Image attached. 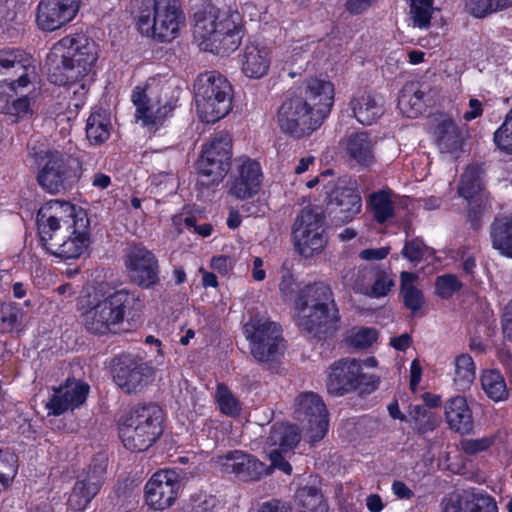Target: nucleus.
Masks as SVG:
<instances>
[{
    "label": "nucleus",
    "mask_w": 512,
    "mask_h": 512,
    "mask_svg": "<svg viewBox=\"0 0 512 512\" xmlns=\"http://www.w3.org/2000/svg\"><path fill=\"white\" fill-rule=\"evenodd\" d=\"M378 338V331L371 327H361L352 330L350 345L356 349L370 347Z\"/></svg>",
    "instance_id": "54"
},
{
    "label": "nucleus",
    "mask_w": 512,
    "mask_h": 512,
    "mask_svg": "<svg viewBox=\"0 0 512 512\" xmlns=\"http://www.w3.org/2000/svg\"><path fill=\"white\" fill-rule=\"evenodd\" d=\"M295 418L303 424L312 443L318 442L328 432V411L322 398L314 392H304L294 402Z\"/></svg>",
    "instance_id": "17"
},
{
    "label": "nucleus",
    "mask_w": 512,
    "mask_h": 512,
    "mask_svg": "<svg viewBox=\"0 0 512 512\" xmlns=\"http://www.w3.org/2000/svg\"><path fill=\"white\" fill-rule=\"evenodd\" d=\"M463 284L454 274H444L436 278V294L444 299L450 298L455 292L462 289Z\"/></svg>",
    "instance_id": "53"
},
{
    "label": "nucleus",
    "mask_w": 512,
    "mask_h": 512,
    "mask_svg": "<svg viewBox=\"0 0 512 512\" xmlns=\"http://www.w3.org/2000/svg\"><path fill=\"white\" fill-rule=\"evenodd\" d=\"M234 266L233 258L225 255L213 257L211 260V268L222 275H226Z\"/></svg>",
    "instance_id": "60"
},
{
    "label": "nucleus",
    "mask_w": 512,
    "mask_h": 512,
    "mask_svg": "<svg viewBox=\"0 0 512 512\" xmlns=\"http://www.w3.org/2000/svg\"><path fill=\"white\" fill-rule=\"evenodd\" d=\"M282 453H286L285 451L273 449L269 452V459L271 461V465L269 468V471L271 469L277 468L281 471H283L286 474H291L292 472V466L286 459L283 457Z\"/></svg>",
    "instance_id": "57"
},
{
    "label": "nucleus",
    "mask_w": 512,
    "mask_h": 512,
    "mask_svg": "<svg viewBox=\"0 0 512 512\" xmlns=\"http://www.w3.org/2000/svg\"><path fill=\"white\" fill-rule=\"evenodd\" d=\"M395 285L392 274L386 270L376 267L375 275L371 283V290L368 291L366 296L370 297H383L386 296Z\"/></svg>",
    "instance_id": "50"
},
{
    "label": "nucleus",
    "mask_w": 512,
    "mask_h": 512,
    "mask_svg": "<svg viewBox=\"0 0 512 512\" xmlns=\"http://www.w3.org/2000/svg\"><path fill=\"white\" fill-rule=\"evenodd\" d=\"M215 399L219 410L226 416L236 417L241 412V403L225 384H218Z\"/></svg>",
    "instance_id": "46"
},
{
    "label": "nucleus",
    "mask_w": 512,
    "mask_h": 512,
    "mask_svg": "<svg viewBox=\"0 0 512 512\" xmlns=\"http://www.w3.org/2000/svg\"><path fill=\"white\" fill-rule=\"evenodd\" d=\"M445 419L449 427L460 434H468L473 429L472 412L463 396L452 397L446 402Z\"/></svg>",
    "instance_id": "34"
},
{
    "label": "nucleus",
    "mask_w": 512,
    "mask_h": 512,
    "mask_svg": "<svg viewBox=\"0 0 512 512\" xmlns=\"http://www.w3.org/2000/svg\"><path fill=\"white\" fill-rule=\"evenodd\" d=\"M353 115L362 125L375 123L384 113L380 98L371 92H360L350 102Z\"/></svg>",
    "instance_id": "33"
},
{
    "label": "nucleus",
    "mask_w": 512,
    "mask_h": 512,
    "mask_svg": "<svg viewBox=\"0 0 512 512\" xmlns=\"http://www.w3.org/2000/svg\"><path fill=\"white\" fill-rule=\"evenodd\" d=\"M484 176L482 166L470 165L461 175L458 184V194L469 201L470 205L479 203V206H483V210L489 205Z\"/></svg>",
    "instance_id": "30"
},
{
    "label": "nucleus",
    "mask_w": 512,
    "mask_h": 512,
    "mask_svg": "<svg viewBox=\"0 0 512 512\" xmlns=\"http://www.w3.org/2000/svg\"><path fill=\"white\" fill-rule=\"evenodd\" d=\"M418 275L403 271L400 275V296L404 306L413 315L417 314L425 305V297L421 289L416 285Z\"/></svg>",
    "instance_id": "36"
},
{
    "label": "nucleus",
    "mask_w": 512,
    "mask_h": 512,
    "mask_svg": "<svg viewBox=\"0 0 512 512\" xmlns=\"http://www.w3.org/2000/svg\"><path fill=\"white\" fill-rule=\"evenodd\" d=\"M36 97L32 93L7 101L4 113L13 123L32 118L35 113Z\"/></svg>",
    "instance_id": "41"
},
{
    "label": "nucleus",
    "mask_w": 512,
    "mask_h": 512,
    "mask_svg": "<svg viewBox=\"0 0 512 512\" xmlns=\"http://www.w3.org/2000/svg\"><path fill=\"white\" fill-rule=\"evenodd\" d=\"M324 188L337 223H349L361 212L362 199L355 180L341 178L324 184Z\"/></svg>",
    "instance_id": "18"
},
{
    "label": "nucleus",
    "mask_w": 512,
    "mask_h": 512,
    "mask_svg": "<svg viewBox=\"0 0 512 512\" xmlns=\"http://www.w3.org/2000/svg\"><path fill=\"white\" fill-rule=\"evenodd\" d=\"M17 458L13 453L0 449V492L10 486L17 475Z\"/></svg>",
    "instance_id": "49"
},
{
    "label": "nucleus",
    "mask_w": 512,
    "mask_h": 512,
    "mask_svg": "<svg viewBox=\"0 0 512 512\" xmlns=\"http://www.w3.org/2000/svg\"><path fill=\"white\" fill-rule=\"evenodd\" d=\"M388 253L389 248L387 247L371 248L362 250L359 256L361 259L366 261L382 260L387 257Z\"/></svg>",
    "instance_id": "63"
},
{
    "label": "nucleus",
    "mask_w": 512,
    "mask_h": 512,
    "mask_svg": "<svg viewBox=\"0 0 512 512\" xmlns=\"http://www.w3.org/2000/svg\"><path fill=\"white\" fill-rule=\"evenodd\" d=\"M106 467L104 456L94 459L84 475L74 484L67 501L70 509L78 512L87 508L104 483Z\"/></svg>",
    "instance_id": "20"
},
{
    "label": "nucleus",
    "mask_w": 512,
    "mask_h": 512,
    "mask_svg": "<svg viewBox=\"0 0 512 512\" xmlns=\"http://www.w3.org/2000/svg\"><path fill=\"white\" fill-rule=\"evenodd\" d=\"M511 6L512 0H466L467 10L477 18L485 17Z\"/></svg>",
    "instance_id": "47"
},
{
    "label": "nucleus",
    "mask_w": 512,
    "mask_h": 512,
    "mask_svg": "<svg viewBox=\"0 0 512 512\" xmlns=\"http://www.w3.org/2000/svg\"><path fill=\"white\" fill-rule=\"evenodd\" d=\"M366 208L372 214L373 219L379 224H383L391 219L395 211L391 190L383 189L371 193L367 199Z\"/></svg>",
    "instance_id": "39"
},
{
    "label": "nucleus",
    "mask_w": 512,
    "mask_h": 512,
    "mask_svg": "<svg viewBox=\"0 0 512 512\" xmlns=\"http://www.w3.org/2000/svg\"><path fill=\"white\" fill-rule=\"evenodd\" d=\"M427 251L426 245L420 239L407 241L403 247L402 255L411 262L421 261Z\"/></svg>",
    "instance_id": "56"
},
{
    "label": "nucleus",
    "mask_w": 512,
    "mask_h": 512,
    "mask_svg": "<svg viewBox=\"0 0 512 512\" xmlns=\"http://www.w3.org/2000/svg\"><path fill=\"white\" fill-rule=\"evenodd\" d=\"M469 109L464 112L463 119L465 121H472L483 114V104L476 98H471L468 103Z\"/></svg>",
    "instance_id": "62"
},
{
    "label": "nucleus",
    "mask_w": 512,
    "mask_h": 512,
    "mask_svg": "<svg viewBox=\"0 0 512 512\" xmlns=\"http://www.w3.org/2000/svg\"><path fill=\"white\" fill-rule=\"evenodd\" d=\"M376 267L374 265L347 267L341 273V280L345 286L351 288L354 292L367 295L368 291L371 290Z\"/></svg>",
    "instance_id": "37"
},
{
    "label": "nucleus",
    "mask_w": 512,
    "mask_h": 512,
    "mask_svg": "<svg viewBox=\"0 0 512 512\" xmlns=\"http://www.w3.org/2000/svg\"><path fill=\"white\" fill-rule=\"evenodd\" d=\"M410 417L413 421L414 429L420 434L431 432L438 425V421L434 414L422 405L412 406L410 410Z\"/></svg>",
    "instance_id": "48"
},
{
    "label": "nucleus",
    "mask_w": 512,
    "mask_h": 512,
    "mask_svg": "<svg viewBox=\"0 0 512 512\" xmlns=\"http://www.w3.org/2000/svg\"><path fill=\"white\" fill-rule=\"evenodd\" d=\"M242 73L251 79H260L267 75L272 54L271 49L260 42H250L238 55Z\"/></svg>",
    "instance_id": "29"
},
{
    "label": "nucleus",
    "mask_w": 512,
    "mask_h": 512,
    "mask_svg": "<svg viewBox=\"0 0 512 512\" xmlns=\"http://www.w3.org/2000/svg\"><path fill=\"white\" fill-rule=\"evenodd\" d=\"M334 94V85L330 81L310 78L306 80L301 92L296 95L305 99L311 110L317 112L316 115L323 122L333 105Z\"/></svg>",
    "instance_id": "27"
},
{
    "label": "nucleus",
    "mask_w": 512,
    "mask_h": 512,
    "mask_svg": "<svg viewBox=\"0 0 512 512\" xmlns=\"http://www.w3.org/2000/svg\"><path fill=\"white\" fill-rule=\"evenodd\" d=\"M179 488L180 481L175 471H157L145 484V503L153 510H165L176 501Z\"/></svg>",
    "instance_id": "21"
},
{
    "label": "nucleus",
    "mask_w": 512,
    "mask_h": 512,
    "mask_svg": "<svg viewBox=\"0 0 512 512\" xmlns=\"http://www.w3.org/2000/svg\"><path fill=\"white\" fill-rule=\"evenodd\" d=\"M232 143L228 135H218L205 146L198 161L200 183L205 186L218 184L230 168Z\"/></svg>",
    "instance_id": "15"
},
{
    "label": "nucleus",
    "mask_w": 512,
    "mask_h": 512,
    "mask_svg": "<svg viewBox=\"0 0 512 512\" xmlns=\"http://www.w3.org/2000/svg\"><path fill=\"white\" fill-rule=\"evenodd\" d=\"M296 500L300 512H327L323 495L315 487L305 486L298 489Z\"/></svg>",
    "instance_id": "45"
},
{
    "label": "nucleus",
    "mask_w": 512,
    "mask_h": 512,
    "mask_svg": "<svg viewBox=\"0 0 512 512\" xmlns=\"http://www.w3.org/2000/svg\"><path fill=\"white\" fill-rule=\"evenodd\" d=\"M90 82L89 77H85L77 81H69L63 84L67 86L66 93L70 99L69 106H73L77 110L84 105Z\"/></svg>",
    "instance_id": "51"
},
{
    "label": "nucleus",
    "mask_w": 512,
    "mask_h": 512,
    "mask_svg": "<svg viewBox=\"0 0 512 512\" xmlns=\"http://www.w3.org/2000/svg\"><path fill=\"white\" fill-rule=\"evenodd\" d=\"M493 441L489 438L471 439L463 442V450L468 454H475L487 450Z\"/></svg>",
    "instance_id": "59"
},
{
    "label": "nucleus",
    "mask_w": 512,
    "mask_h": 512,
    "mask_svg": "<svg viewBox=\"0 0 512 512\" xmlns=\"http://www.w3.org/2000/svg\"><path fill=\"white\" fill-rule=\"evenodd\" d=\"M130 280L142 288L159 281V265L155 255L144 246L130 247L125 259Z\"/></svg>",
    "instance_id": "23"
},
{
    "label": "nucleus",
    "mask_w": 512,
    "mask_h": 512,
    "mask_svg": "<svg viewBox=\"0 0 512 512\" xmlns=\"http://www.w3.org/2000/svg\"><path fill=\"white\" fill-rule=\"evenodd\" d=\"M89 220L70 202L50 200L37 213V229L48 252L63 259H75L87 249Z\"/></svg>",
    "instance_id": "1"
},
{
    "label": "nucleus",
    "mask_w": 512,
    "mask_h": 512,
    "mask_svg": "<svg viewBox=\"0 0 512 512\" xmlns=\"http://www.w3.org/2000/svg\"><path fill=\"white\" fill-rule=\"evenodd\" d=\"M133 13L139 32L158 42L175 39L183 21L178 0H134Z\"/></svg>",
    "instance_id": "5"
},
{
    "label": "nucleus",
    "mask_w": 512,
    "mask_h": 512,
    "mask_svg": "<svg viewBox=\"0 0 512 512\" xmlns=\"http://www.w3.org/2000/svg\"><path fill=\"white\" fill-rule=\"evenodd\" d=\"M163 412L156 404L132 408L118 422V433L124 447L131 452L150 448L163 433Z\"/></svg>",
    "instance_id": "6"
},
{
    "label": "nucleus",
    "mask_w": 512,
    "mask_h": 512,
    "mask_svg": "<svg viewBox=\"0 0 512 512\" xmlns=\"http://www.w3.org/2000/svg\"><path fill=\"white\" fill-rule=\"evenodd\" d=\"M116 385L127 394L141 392L154 377V368L131 356L119 357L112 370Z\"/></svg>",
    "instance_id": "19"
},
{
    "label": "nucleus",
    "mask_w": 512,
    "mask_h": 512,
    "mask_svg": "<svg viewBox=\"0 0 512 512\" xmlns=\"http://www.w3.org/2000/svg\"><path fill=\"white\" fill-rule=\"evenodd\" d=\"M350 161L362 167L375 163V149L372 138L366 131L353 132L340 142Z\"/></svg>",
    "instance_id": "31"
},
{
    "label": "nucleus",
    "mask_w": 512,
    "mask_h": 512,
    "mask_svg": "<svg viewBox=\"0 0 512 512\" xmlns=\"http://www.w3.org/2000/svg\"><path fill=\"white\" fill-rule=\"evenodd\" d=\"M427 93L415 84L405 85L398 99V107L408 118H416L425 108Z\"/></svg>",
    "instance_id": "38"
},
{
    "label": "nucleus",
    "mask_w": 512,
    "mask_h": 512,
    "mask_svg": "<svg viewBox=\"0 0 512 512\" xmlns=\"http://www.w3.org/2000/svg\"><path fill=\"white\" fill-rule=\"evenodd\" d=\"M299 311L297 325L314 337L332 334L339 328L340 315L329 285L314 283L306 286L295 301Z\"/></svg>",
    "instance_id": "4"
},
{
    "label": "nucleus",
    "mask_w": 512,
    "mask_h": 512,
    "mask_svg": "<svg viewBox=\"0 0 512 512\" xmlns=\"http://www.w3.org/2000/svg\"><path fill=\"white\" fill-rule=\"evenodd\" d=\"M292 236L296 250L303 257L320 253L327 244L324 218L311 209L301 210L295 219Z\"/></svg>",
    "instance_id": "16"
},
{
    "label": "nucleus",
    "mask_w": 512,
    "mask_h": 512,
    "mask_svg": "<svg viewBox=\"0 0 512 512\" xmlns=\"http://www.w3.org/2000/svg\"><path fill=\"white\" fill-rule=\"evenodd\" d=\"M476 367L469 354H460L454 360L453 383L457 390H465L470 387L475 379Z\"/></svg>",
    "instance_id": "43"
},
{
    "label": "nucleus",
    "mask_w": 512,
    "mask_h": 512,
    "mask_svg": "<svg viewBox=\"0 0 512 512\" xmlns=\"http://www.w3.org/2000/svg\"><path fill=\"white\" fill-rule=\"evenodd\" d=\"M258 512H293L292 507L281 500L272 499L264 502Z\"/></svg>",
    "instance_id": "61"
},
{
    "label": "nucleus",
    "mask_w": 512,
    "mask_h": 512,
    "mask_svg": "<svg viewBox=\"0 0 512 512\" xmlns=\"http://www.w3.org/2000/svg\"><path fill=\"white\" fill-rule=\"evenodd\" d=\"M89 393V385L76 380L67 379L63 385L54 388L51 399L46 407L53 415H61L69 409L81 406Z\"/></svg>",
    "instance_id": "28"
},
{
    "label": "nucleus",
    "mask_w": 512,
    "mask_h": 512,
    "mask_svg": "<svg viewBox=\"0 0 512 512\" xmlns=\"http://www.w3.org/2000/svg\"><path fill=\"white\" fill-rule=\"evenodd\" d=\"M110 118L105 111H95L87 119L86 136L94 144L105 142L110 136Z\"/></svg>",
    "instance_id": "42"
},
{
    "label": "nucleus",
    "mask_w": 512,
    "mask_h": 512,
    "mask_svg": "<svg viewBox=\"0 0 512 512\" xmlns=\"http://www.w3.org/2000/svg\"><path fill=\"white\" fill-rule=\"evenodd\" d=\"M0 76L5 77L8 87L17 91L37 83V63L33 56L19 48L0 49Z\"/></svg>",
    "instance_id": "14"
},
{
    "label": "nucleus",
    "mask_w": 512,
    "mask_h": 512,
    "mask_svg": "<svg viewBox=\"0 0 512 512\" xmlns=\"http://www.w3.org/2000/svg\"><path fill=\"white\" fill-rule=\"evenodd\" d=\"M244 334L250 343L251 354L258 362L273 361L284 350L279 327L267 318L251 317L244 325Z\"/></svg>",
    "instance_id": "13"
},
{
    "label": "nucleus",
    "mask_w": 512,
    "mask_h": 512,
    "mask_svg": "<svg viewBox=\"0 0 512 512\" xmlns=\"http://www.w3.org/2000/svg\"><path fill=\"white\" fill-rule=\"evenodd\" d=\"M440 512H498L495 499L483 490L468 489L446 494Z\"/></svg>",
    "instance_id": "24"
},
{
    "label": "nucleus",
    "mask_w": 512,
    "mask_h": 512,
    "mask_svg": "<svg viewBox=\"0 0 512 512\" xmlns=\"http://www.w3.org/2000/svg\"><path fill=\"white\" fill-rule=\"evenodd\" d=\"M490 240L494 250L512 259V215H500L490 226Z\"/></svg>",
    "instance_id": "35"
},
{
    "label": "nucleus",
    "mask_w": 512,
    "mask_h": 512,
    "mask_svg": "<svg viewBox=\"0 0 512 512\" xmlns=\"http://www.w3.org/2000/svg\"><path fill=\"white\" fill-rule=\"evenodd\" d=\"M135 121L150 132L157 131L172 115L176 100L168 97L164 87L136 86L131 94Z\"/></svg>",
    "instance_id": "8"
},
{
    "label": "nucleus",
    "mask_w": 512,
    "mask_h": 512,
    "mask_svg": "<svg viewBox=\"0 0 512 512\" xmlns=\"http://www.w3.org/2000/svg\"><path fill=\"white\" fill-rule=\"evenodd\" d=\"M433 137L441 153L456 155L462 149L464 137L459 126L448 116L435 118Z\"/></svg>",
    "instance_id": "32"
},
{
    "label": "nucleus",
    "mask_w": 512,
    "mask_h": 512,
    "mask_svg": "<svg viewBox=\"0 0 512 512\" xmlns=\"http://www.w3.org/2000/svg\"><path fill=\"white\" fill-rule=\"evenodd\" d=\"M494 143L501 151L512 154V109L506 114L501 126L494 132Z\"/></svg>",
    "instance_id": "52"
},
{
    "label": "nucleus",
    "mask_w": 512,
    "mask_h": 512,
    "mask_svg": "<svg viewBox=\"0 0 512 512\" xmlns=\"http://www.w3.org/2000/svg\"><path fill=\"white\" fill-rule=\"evenodd\" d=\"M379 377L366 373L362 362L356 358H341L327 370L326 389L333 396H343L355 391L371 393L377 389Z\"/></svg>",
    "instance_id": "9"
},
{
    "label": "nucleus",
    "mask_w": 512,
    "mask_h": 512,
    "mask_svg": "<svg viewBox=\"0 0 512 512\" xmlns=\"http://www.w3.org/2000/svg\"><path fill=\"white\" fill-rule=\"evenodd\" d=\"M218 504L216 496L198 493L191 496L188 512H215Z\"/></svg>",
    "instance_id": "55"
},
{
    "label": "nucleus",
    "mask_w": 512,
    "mask_h": 512,
    "mask_svg": "<svg viewBox=\"0 0 512 512\" xmlns=\"http://www.w3.org/2000/svg\"><path fill=\"white\" fill-rule=\"evenodd\" d=\"M481 386L486 395L493 401H502L507 399L508 390L506 382L496 369L483 371L481 375Z\"/></svg>",
    "instance_id": "44"
},
{
    "label": "nucleus",
    "mask_w": 512,
    "mask_h": 512,
    "mask_svg": "<svg viewBox=\"0 0 512 512\" xmlns=\"http://www.w3.org/2000/svg\"><path fill=\"white\" fill-rule=\"evenodd\" d=\"M98 46L84 34L68 35L57 41L48 60L54 65L49 74L55 84H66L88 77L97 58Z\"/></svg>",
    "instance_id": "3"
},
{
    "label": "nucleus",
    "mask_w": 512,
    "mask_h": 512,
    "mask_svg": "<svg viewBox=\"0 0 512 512\" xmlns=\"http://www.w3.org/2000/svg\"><path fill=\"white\" fill-rule=\"evenodd\" d=\"M238 175L231 181L229 192L237 199H249L261 187L262 171L260 164L249 158H239Z\"/></svg>",
    "instance_id": "26"
},
{
    "label": "nucleus",
    "mask_w": 512,
    "mask_h": 512,
    "mask_svg": "<svg viewBox=\"0 0 512 512\" xmlns=\"http://www.w3.org/2000/svg\"><path fill=\"white\" fill-rule=\"evenodd\" d=\"M501 329L504 339L512 342V299L503 308Z\"/></svg>",
    "instance_id": "58"
},
{
    "label": "nucleus",
    "mask_w": 512,
    "mask_h": 512,
    "mask_svg": "<svg viewBox=\"0 0 512 512\" xmlns=\"http://www.w3.org/2000/svg\"><path fill=\"white\" fill-rule=\"evenodd\" d=\"M81 7V0H40L36 11L37 27L43 32L56 31L70 23Z\"/></svg>",
    "instance_id": "22"
},
{
    "label": "nucleus",
    "mask_w": 512,
    "mask_h": 512,
    "mask_svg": "<svg viewBox=\"0 0 512 512\" xmlns=\"http://www.w3.org/2000/svg\"><path fill=\"white\" fill-rule=\"evenodd\" d=\"M29 156L40 167L37 182L43 190L57 194L66 188V181L71 177L74 160L56 150H41L28 144Z\"/></svg>",
    "instance_id": "11"
},
{
    "label": "nucleus",
    "mask_w": 512,
    "mask_h": 512,
    "mask_svg": "<svg viewBox=\"0 0 512 512\" xmlns=\"http://www.w3.org/2000/svg\"><path fill=\"white\" fill-rule=\"evenodd\" d=\"M197 113L206 123H214L231 109L232 87L228 80L215 71L198 76L194 84Z\"/></svg>",
    "instance_id": "7"
},
{
    "label": "nucleus",
    "mask_w": 512,
    "mask_h": 512,
    "mask_svg": "<svg viewBox=\"0 0 512 512\" xmlns=\"http://www.w3.org/2000/svg\"><path fill=\"white\" fill-rule=\"evenodd\" d=\"M316 113L305 99L295 94L283 100L277 111L276 122L284 134L300 139L311 135L322 125Z\"/></svg>",
    "instance_id": "12"
},
{
    "label": "nucleus",
    "mask_w": 512,
    "mask_h": 512,
    "mask_svg": "<svg viewBox=\"0 0 512 512\" xmlns=\"http://www.w3.org/2000/svg\"><path fill=\"white\" fill-rule=\"evenodd\" d=\"M193 34L203 50L228 55L237 50L243 38L242 17L237 11L206 5L194 14Z\"/></svg>",
    "instance_id": "2"
},
{
    "label": "nucleus",
    "mask_w": 512,
    "mask_h": 512,
    "mask_svg": "<svg viewBox=\"0 0 512 512\" xmlns=\"http://www.w3.org/2000/svg\"><path fill=\"white\" fill-rule=\"evenodd\" d=\"M300 441L298 428L289 424H275L272 426L266 444L278 447L277 450L288 452Z\"/></svg>",
    "instance_id": "40"
},
{
    "label": "nucleus",
    "mask_w": 512,
    "mask_h": 512,
    "mask_svg": "<svg viewBox=\"0 0 512 512\" xmlns=\"http://www.w3.org/2000/svg\"><path fill=\"white\" fill-rule=\"evenodd\" d=\"M373 3V0H347L346 9L351 14H360L367 10Z\"/></svg>",
    "instance_id": "64"
},
{
    "label": "nucleus",
    "mask_w": 512,
    "mask_h": 512,
    "mask_svg": "<svg viewBox=\"0 0 512 512\" xmlns=\"http://www.w3.org/2000/svg\"><path fill=\"white\" fill-rule=\"evenodd\" d=\"M224 473L235 474L242 480H259L269 474V468L255 456L241 450H234L217 458Z\"/></svg>",
    "instance_id": "25"
},
{
    "label": "nucleus",
    "mask_w": 512,
    "mask_h": 512,
    "mask_svg": "<svg viewBox=\"0 0 512 512\" xmlns=\"http://www.w3.org/2000/svg\"><path fill=\"white\" fill-rule=\"evenodd\" d=\"M135 300V295L126 290L115 291L98 300L83 314L86 329L94 334L115 333Z\"/></svg>",
    "instance_id": "10"
}]
</instances>
